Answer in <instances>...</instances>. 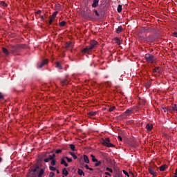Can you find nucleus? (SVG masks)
I'll return each instance as SVG.
<instances>
[{
  "instance_id": "nucleus-9",
  "label": "nucleus",
  "mask_w": 177,
  "mask_h": 177,
  "mask_svg": "<svg viewBox=\"0 0 177 177\" xmlns=\"http://www.w3.org/2000/svg\"><path fill=\"white\" fill-rule=\"evenodd\" d=\"M99 1L100 0H93L92 8H97V6H99Z\"/></svg>"
},
{
  "instance_id": "nucleus-13",
  "label": "nucleus",
  "mask_w": 177,
  "mask_h": 177,
  "mask_svg": "<svg viewBox=\"0 0 177 177\" xmlns=\"http://www.w3.org/2000/svg\"><path fill=\"white\" fill-rule=\"evenodd\" d=\"M160 172H162L167 169V165H163L159 167Z\"/></svg>"
},
{
  "instance_id": "nucleus-16",
  "label": "nucleus",
  "mask_w": 177,
  "mask_h": 177,
  "mask_svg": "<svg viewBox=\"0 0 177 177\" xmlns=\"http://www.w3.org/2000/svg\"><path fill=\"white\" fill-rule=\"evenodd\" d=\"M56 67L57 68H59V70H63V66H62V64H60V62L56 63Z\"/></svg>"
},
{
  "instance_id": "nucleus-23",
  "label": "nucleus",
  "mask_w": 177,
  "mask_h": 177,
  "mask_svg": "<svg viewBox=\"0 0 177 177\" xmlns=\"http://www.w3.org/2000/svg\"><path fill=\"white\" fill-rule=\"evenodd\" d=\"M69 147L72 150V151H75V145H74L73 144H70Z\"/></svg>"
},
{
  "instance_id": "nucleus-21",
  "label": "nucleus",
  "mask_w": 177,
  "mask_h": 177,
  "mask_svg": "<svg viewBox=\"0 0 177 177\" xmlns=\"http://www.w3.org/2000/svg\"><path fill=\"white\" fill-rule=\"evenodd\" d=\"M45 172V170H44V169H41L40 171L38 174V177H42V176L44 175V173Z\"/></svg>"
},
{
  "instance_id": "nucleus-54",
  "label": "nucleus",
  "mask_w": 177,
  "mask_h": 177,
  "mask_svg": "<svg viewBox=\"0 0 177 177\" xmlns=\"http://www.w3.org/2000/svg\"><path fill=\"white\" fill-rule=\"evenodd\" d=\"M116 42H117V44H120V39L116 38Z\"/></svg>"
},
{
  "instance_id": "nucleus-60",
  "label": "nucleus",
  "mask_w": 177,
  "mask_h": 177,
  "mask_svg": "<svg viewBox=\"0 0 177 177\" xmlns=\"http://www.w3.org/2000/svg\"><path fill=\"white\" fill-rule=\"evenodd\" d=\"M1 161H2V158H0V162H1Z\"/></svg>"
},
{
  "instance_id": "nucleus-48",
  "label": "nucleus",
  "mask_w": 177,
  "mask_h": 177,
  "mask_svg": "<svg viewBox=\"0 0 177 177\" xmlns=\"http://www.w3.org/2000/svg\"><path fill=\"white\" fill-rule=\"evenodd\" d=\"M104 174H105V175H107V176H111V174H110L108 171L105 172Z\"/></svg>"
},
{
  "instance_id": "nucleus-57",
  "label": "nucleus",
  "mask_w": 177,
  "mask_h": 177,
  "mask_svg": "<svg viewBox=\"0 0 177 177\" xmlns=\"http://www.w3.org/2000/svg\"><path fill=\"white\" fill-rule=\"evenodd\" d=\"M174 176H177V168L176 169V171H175V174H174Z\"/></svg>"
},
{
  "instance_id": "nucleus-63",
  "label": "nucleus",
  "mask_w": 177,
  "mask_h": 177,
  "mask_svg": "<svg viewBox=\"0 0 177 177\" xmlns=\"http://www.w3.org/2000/svg\"><path fill=\"white\" fill-rule=\"evenodd\" d=\"M105 177H108V176H105Z\"/></svg>"
},
{
  "instance_id": "nucleus-47",
  "label": "nucleus",
  "mask_w": 177,
  "mask_h": 177,
  "mask_svg": "<svg viewBox=\"0 0 177 177\" xmlns=\"http://www.w3.org/2000/svg\"><path fill=\"white\" fill-rule=\"evenodd\" d=\"M49 176L50 177H54L55 176V174L51 171V172H50Z\"/></svg>"
},
{
  "instance_id": "nucleus-55",
  "label": "nucleus",
  "mask_w": 177,
  "mask_h": 177,
  "mask_svg": "<svg viewBox=\"0 0 177 177\" xmlns=\"http://www.w3.org/2000/svg\"><path fill=\"white\" fill-rule=\"evenodd\" d=\"M37 15H41V10H38V11H37Z\"/></svg>"
},
{
  "instance_id": "nucleus-44",
  "label": "nucleus",
  "mask_w": 177,
  "mask_h": 177,
  "mask_svg": "<svg viewBox=\"0 0 177 177\" xmlns=\"http://www.w3.org/2000/svg\"><path fill=\"white\" fill-rule=\"evenodd\" d=\"M11 52H12V53H15V52H16V48L15 46L12 47Z\"/></svg>"
},
{
  "instance_id": "nucleus-12",
  "label": "nucleus",
  "mask_w": 177,
  "mask_h": 177,
  "mask_svg": "<svg viewBox=\"0 0 177 177\" xmlns=\"http://www.w3.org/2000/svg\"><path fill=\"white\" fill-rule=\"evenodd\" d=\"M77 174H78V175H80V176H85V173H84V171H82V169H77Z\"/></svg>"
},
{
  "instance_id": "nucleus-5",
  "label": "nucleus",
  "mask_w": 177,
  "mask_h": 177,
  "mask_svg": "<svg viewBox=\"0 0 177 177\" xmlns=\"http://www.w3.org/2000/svg\"><path fill=\"white\" fill-rule=\"evenodd\" d=\"M48 63H49V59H46L44 60H43L40 64L39 65L38 68H42L44 66H45V64H48Z\"/></svg>"
},
{
  "instance_id": "nucleus-24",
  "label": "nucleus",
  "mask_w": 177,
  "mask_h": 177,
  "mask_svg": "<svg viewBox=\"0 0 177 177\" xmlns=\"http://www.w3.org/2000/svg\"><path fill=\"white\" fill-rule=\"evenodd\" d=\"M162 109L164 110L165 113H167V111H172V108L169 107V108H162Z\"/></svg>"
},
{
  "instance_id": "nucleus-10",
  "label": "nucleus",
  "mask_w": 177,
  "mask_h": 177,
  "mask_svg": "<svg viewBox=\"0 0 177 177\" xmlns=\"http://www.w3.org/2000/svg\"><path fill=\"white\" fill-rule=\"evenodd\" d=\"M2 51L6 55V56H9L10 55V52L6 49V48L3 47Z\"/></svg>"
},
{
  "instance_id": "nucleus-42",
  "label": "nucleus",
  "mask_w": 177,
  "mask_h": 177,
  "mask_svg": "<svg viewBox=\"0 0 177 177\" xmlns=\"http://www.w3.org/2000/svg\"><path fill=\"white\" fill-rule=\"evenodd\" d=\"M94 13L97 16V17H99V16H100V15L99 14V12L96 10H94Z\"/></svg>"
},
{
  "instance_id": "nucleus-17",
  "label": "nucleus",
  "mask_w": 177,
  "mask_h": 177,
  "mask_svg": "<svg viewBox=\"0 0 177 177\" xmlns=\"http://www.w3.org/2000/svg\"><path fill=\"white\" fill-rule=\"evenodd\" d=\"M146 129H147V131H151V129H153V125L147 124L146 126Z\"/></svg>"
},
{
  "instance_id": "nucleus-53",
  "label": "nucleus",
  "mask_w": 177,
  "mask_h": 177,
  "mask_svg": "<svg viewBox=\"0 0 177 177\" xmlns=\"http://www.w3.org/2000/svg\"><path fill=\"white\" fill-rule=\"evenodd\" d=\"M118 138L119 140L122 141V138L120 136H119Z\"/></svg>"
},
{
  "instance_id": "nucleus-33",
  "label": "nucleus",
  "mask_w": 177,
  "mask_h": 177,
  "mask_svg": "<svg viewBox=\"0 0 177 177\" xmlns=\"http://www.w3.org/2000/svg\"><path fill=\"white\" fill-rule=\"evenodd\" d=\"M59 26H60L61 27H64V26H66V21H61V22L59 23Z\"/></svg>"
},
{
  "instance_id": "nucleus-22",
  "label": "nucleus",
  "mask_w": 177,
  "mask_h": 177,
  "mask_svg": "<svg viewBox=\"0 0 177 177\" xmlns=\"http://www.w3.org/2000/svg\"><path fill=\"white\" fill-rule=\"evenodd\" d=\"M153 73H158L160 74L161 71H160V68L157 67L153 69Z\"/></svg>"
},
{
  "instance_id": "nucleus-36",
  "label": "nucleus",
  "mask_w": 177,
  "mask_h": 177,
  "mask_svg": "<svg viewBox=\"0 0 177 177\" xmlns=\"http://www.w3.org/2000/svg\"><path fill=\"white\" fill-rule=\"evenodd\" d=\"M115 109V106H111L109 109V111L110 112L114 111Z\"/></svg>"
},
{
  "instance_id": "nucleus-18",
  "label": "nucleus",
  "mask_w": 177,
  "mask_h": 177,
  "mask_svg": "<svg viewBox=\"0 0 177 177\" xmlns=\"http://www.w3.org/2000/svg\"><path fill=\"white\" fill-rule=\"evenodd\" d=\"M96 114H97V112L90 111L88 113V115H90V117H95V115H96Z\"/></svg>"
},
{
  "instance_id": "nucleus-52",
  "label": "nucleus",
  "mask_w": 177,
  "mask_h": 177,
  "mask_svg": "<svg viewBox=\"0 0 177 177\" xmlns=\"http://www.w3.org/2000/svg\"><path fill=\"white\" fill-rule=\"evenodd\" d=\"M84 167H86V169H89V166L88 165H85Z\"/></svg>"
},
{
  "instance_id": "nucleus-15",
  "label": "nucleus",
  "mask_w": 177,
  "mask_h": 177,
  "mask_svg": "<svg viewBox=\"0 0 177 177\" xmlns=\"http://www.w3.org/2000/svg\"><path fill=\"white\" fill-rule=\"evenodd\" d=\"M124 30V28H122V26H119L117 29H116V33L117 34H120V32H122V30Z\"/></svg>"
},
{
  "instance_id": "nucleus-25",
  "label": "nucleus",
  "mask_w": 177,
  "mask_h": 177,
  "mask_svg": "<svg viewBox=\"0 0 177 177\" xmlns=\"http://www.w3.org/2000/svg\"><path fill=\"white\" fill-rule=\"evenodd\" d=\"M62 174L63 175H64L65 176H67V175H68V171H67V169H66V168H64L62 171Z\"/></svg>"
},
{
  "instance_id": "nucleus-4",
  "label": "nucleus",
  "mask_w": 177,
  "mask_h": 177,
  "mask_svg": "<svg viewBox=\"0 0 177 177\" xmlns=\"http://www.w3.org/2000/svg\"><path fill=\"white\" fill-rule=\"evenodd\" d=\"M145 59L148 63H155L156 59H154V55L151 54H146L145 55Z\"/></svg>"
},
{
  "instance_id": "nucleus-45",
  "label": "nucleus",
  "mask_w": 177,
  "mask_h": 177,
  "mask_svg": "<svg viewBox=\"0 0 177 177\" xmlns=\"http://www.w3.org/2000/svg\"><path fill=\"white\" fill-rule=\"evenodd\" d=\"M56 154H60V153H62V149H57L56 151H55Z\"/></svg>"
},
{
  "instance_id": "nucleus-39",
  "label": "nucleus",
  "mask_w": 177,
  "mask_h": 177,
  "mask_svg": "<svg viewBox=\"0 0 177 177\" xmlns=\"http://www.w3.org/2000/svg\"><path fill=\"white\" fill-rule=\"evenodd\" d=\"M55 18H53V17H50V20H49V25L50 26V24H52V23H53V19H54Z\"/></svg>"
},
{
  "instance_id": "nucleus-6",
  "label": "nucleus",
  "mask_w": 177,
  "mask_h": 177,
  "mask_svg": "<svg viewBox=\"0 0 177 177\" xmlns=\"http://www.w3.org/2000/svg\"><path fill=\"white\" fill-rule=\"evenodd\" d=\"M39 168V166L38 165H35L33 167H30V171L32 172H37V170Z\"/></svg>"
},
{
  "instance_id": "nucleus-30",
  "label": "nucleus",
  "mask_w": 177,
  "mask_h": 177,
  "mask_svg": "<svg viewBox=\"0 0 177 177\" xmlns=\"http://www.w3.org/2000/svg\"><path fill=\"white\" fill-rule=\"evenodd\" d=\"M91 158H92L93 162H96V161H97V159H96V158L95 157V156L91 155Z\"/></svg>"
},
{
  "instance_id": "nucleus-3",
  "label": "nucleus",
  "mask_w": 177,
  "mask_h": 177,
  "mask_svg": "<svg viewBox=\"0 0 177 177\" xmlns=\"http://www.w3.org/2000/svg\"><path fill=\"white\" fill-rule=\"evenodd\" d=\"M148 171L149 172V174L151 175H152V176H157V167L155 166V167H153V166H149L148 167Z\"/></svg>"
},
{
  "instance_id": "nucleus-19",
  "label": "nucleus",
  "mask_w": 177,
  "mask_h": 177,
  "mask_svg": "<svg viewBox=\"0 0 177 177\" xmlns=\"http://www.w3.org/2000/svg\"><path fill=\"white\" fill-rule=\"evenodd\" d=\"M145 41H147V42H153L154 41V39L148 37L145 39Z\"/></svg>"
},
{
  "instance_id": "nucleus-29",
  "label": "nucleus",
  "mask_w": 177,
  "mask_h": 177,
  "mask_svg": "<svg viewBox=\"0 0 177 177\" xmlns=\"http://www.w3.org/2000/svg\"><path fill=\"white\" fill-rule=\"evenodd\" d=\"M171 110H173V111H177V105L174 104L173 105V106H171Z\"/></svg>"
},
{
  "instance_id": "nucleus-27",
  "label": "nucleus",
  "mask_w": 177,
  "mask_h": 177,
  "mask_svg": "<svg viewBox=\"0 0 177 177\" xmlns=\"http://www.w3.org/2000/svg\"><path fill=\"white\" fill-rule=\"evenodd\" d=\"M69 154L72 156L74 160H77V157L76 156L75 153H74L73 152H69Z\"/></svg>"
},
{
  "instance_id": "nucleus-62",
  "label": "nucleus",
  "mask_w": 177,
  "mask_h": 177,
  "mask_svg": "<svg viewBox=\"0 0 177 177\" xmlns=\"http://www.w3.org/2000/svg\"><path fill=\"white\" fill-rule=\"evenodd\" d=\"M173 177H177V176H174Z\"/></svg>"
},
{
  "instance_id": "nucleus-28",
  "label": "nucleus",
  "mask_w": 177,
  "mask_h": 177,
  "mask_svg": "<svg viewBox=\"0 0 177 177\" xmlns=\"http://www.w3.org/2000/svg\"><path fill=\"white\" fill-rule=\"evenodd\" d=\"M57 13H59V12H57V11L54 12L50 17H52L53 19H55V17H56V16H57Z\"/></svg>"
},
{
  "instance_id": "nucleus-40",
  "label": "nucleus",
  "mask_w": 177,
  "mask_h": 177,
  "mask_svg": "<svg viewBox=\"0 0 177 177\" xmlns=\"http://www.w3.org/2000/svg\"><path fill=\"white\" fill-rule=\"evenodd\" d=\"M51 165L53 166L56 165V160H55V159H53V160H51Z\"/></svg>"
},
{
  "instance_id": "nucleus-61",
  "label": "nucleus",
  "mask_w": 177,
  "mask_h": 177,
  "mask_svg": "<svg viewBox=\"0 0 177 177\" xmlns=\"http://www.w3.org/2000/svg\"><path fill=\"white\" fill-rule=\"evenodd\" d=\"M41 19H44V16H41Z\"/></svg>"
},
{
  "instance_id": "nucleus-43",
  "label": "nucleus",
  "mask_w": 177,
  "mask_h": 177,
  "mask_svg": "<svg viewBox=\"0 0 177 177\" xmlns=\"http://www.w3.org/2000/svg\"><path fill=\"white\" fill-rule=\"evenodd\" d=\"M123 174H124V175H126L127 176L129 177V174H128L127 171L123 170Z\"/></svg>"
},
{
  "instance_id": "nucleus-59",
  "label": "nucleus",
  "mask_w": 177,
  "mask_h": 177,
  "mask_svg": "<svg viewBox=\"0 0 177 177\" xmlns=\"http://www.w3.org/2000/svg\"><path fill=\"white\" fill-rule=\"evenodd\" d=\"M57 174H60V171L58 169H57Z\"/></svg>"
},
{
  "instance_id": "nucleus-38",
  "label": "nucleus",
  "mask_w": 177,
  "mask_h": 177,
  "mask_svg": "<svg viewBox=\"0 0 177 177\" xmlns=\"http://www.w3.org/2000/svg\"><path fill=\"white\" fill-rule=\"evenodd\" d=\"M55 8L57 10H60V4L59 3L56 4Z\"/></svg>"
},
{
  "instance_id": "nucleus-1",
  "label": "nucleus",
  "mask_w": 177,
  "mask_h": 177,
  "mask_svg": "<svg viewBox=\"0 0 177 177\" xmlns=\"http://www.w3.org/2000/svg\"><path fill=\"white\" fill-rule=\"evenodd\" d=\"M97 46V41L95 40H91L90 41V45L82 50V53H88V52H92L93 49H96Z\"/></svg>"
},
{
  "instance_id": "nucleus-46",
  "label": "nucleus",
  "mask_w": 177,
  "mask_h": 177,
  "mask_svg": "<svg viewBox=\"0 0 177 177\" xmlns=\"http://www.w3.org/2000/svg\"><path fill=\"white\" fill-rule=\"evenodd\" d=\"M49 161H50V159L48 158L44 159V162H49Z\"/></svg>"
},
{
  "instance_id": "nucleus-31",
  "label": "nucleus",
  "mask_w": 177,
  "mask_h": 177,
  "mask_svg": "<svg viewBox=\"0 0 177 177\" xmlns=\"http://www.w3.org/2000/svg\"><path fill=\"white\" fill-rule=\"evenodd\" d=\"M64 158H65L66 160H67L68 162H73V159L70 158L67 156L64 157Z\"/></svg>"
},
{
  "instance_id": "nucleus-26",
  "label": "nucleus",
  "mask_w": 177,
  "mask_h": 177,
  "mask_svg": "<svg viewBox=\"0 0 177 177\" xmlns=\"http://www.w3.org/2000/svg\"><path fill=\"white\" fill-rule=\"evenodd\" d=\"M66 49H68L69 48H71V42H67L65 46Z\"/></svg>"
},
{
  "instance_id": "nucleus-7",
  "label": "nucleus",
  "mask_w": 177,
  "mask_h": 177,
  "mask_svg": "<svg viewBox=\"0 0 177 177\" xmlns=\"http://www.w3.org/2000/svg\"><path fill=\"white\" fill-rule=\"evenodd\" d=\"M61 85L62 86H67L68 85V80L64 79L61 81Z\"/></svg>"
},
{
  "instance_id": "nucleus-56",
  "label": "nucleus",
  "mask_w": 177,
  "mask_h": 177,
  "mask_svg": "<svg viewBox=\"0 0 177 177\" xmlns=\"http://www.w3.org/2000/svg\"><path fill=\"white\" fill-rule=\"evenodd\" d=\"M52 157H53V160H55V157H56V155L55 154H53Z\"/></svg>"
},
{
  "instance_id": "nucleus-35",
  "label": "nucleus",
  "mask_w": 177,
  "mask_h": 177,
  "mask_svg": "<svg viewBox=\"0 0 177 177\" xmlns=\"http://www.w3.org/2000/svg\"><path fill=\"white\" fill-rule=\"evenodd\" d=\"M1 6L6 7V6H8V4H6V3H5V1H1Z\"/></svg>"
},
{
  "instance_id": "nucleus-34",
  "label": "nucleus",
  "mask_w": 177,
  "mask_h": 177,
  "mask_svg": "<svg viewBox=\"0 0 177 177\" xmlns=\"http://www.w3.org/2000/svg\"><path fill=\"white\" fill-rule=\"evenodd\" d=\"M49 169H50V171H57L56 167H55L53 166H50Z\"/></svg>"
},
{
  "instance_id": "nucleus-2",
  "label": "nucleus",
  "mask_w": 177,
  "mask_h": 177,
  "mask_svg": "<svg viewBox=\"0 0 177 177\" xmlns=\"http://www.w3.org/2000/svg\"><path fill=\"white\" fill-rule=\"evenodd\" d=\"M102 145H103V146H106V147H114V145H113L112 143H110V138H106L105 139H102L101 141Z\"/></svg>"
},
{
  "instance_id": "nucleus-58",
  "label": "nucleus",
  "mask_w": 177,
  "mask_h": 177,
  "mask_svg": "<svg viewBox=\"0 0 177 177\" xmlns=\"http://www.w3.org/2000/svg\"><path fill=\"white\" fill-rule=\"evenodd\" d=\"M88 170H89V171H93V169L91 168V167H88Z\"/></svg>"
},
{
  "instance_id": "nucleus-20",
  "label": "nucleus",
  "mask_w": 177,
  "mask_h": 177,
  "mask_svg": "<svg viewBox=\"0 0 177 177\" xmlns=\"http://www.w3.org/2000/svg\"><path fill=\"white\" fill-rule=\"evenodd\" d=\"M117 10L118 13H121V12H122V6L119 4Z\"/></svg>"
},
{
  "instance_id": "nucleus-51",
  "label": "nucleus",
  "mask_w": 177,
  "mask_h": 177,
  "mask_svg": "<svg viewBox=\"0 0 177 177\" xmlns=\"http://www.w3.org/2000/svg\"><path fill=\"white\" fill-rule=\"evenodd\" d=\"M174 37H175L176 38H177V32H174Z\"/></svg>"
},
{
  "instance_id": "nucleus-11",
  "label": "nucleus",
  "mask_w": 177,
  "mask_h": 177,
  "mask_svg": "<svg viewBox=\"0 0 177 177\" xmlns=\"http://www.w3.org/2000/svg\"><path fill=\"white\" fill-rule=\"evenodd\" d=\"M60 164H61L62 165H64V166H66V167H68V163L66 160H64V158H63L62 159H61V162H60Z\"/></svg>"
},
{
  "instance_id": "nucleus-32",
  "label": "nucleus",
  "mask_w": 177,
  "mask_h": 177,
  "mask_svg": "<svg viewBox=\"0 0 177 177\" xmlns=\"http://www.w3.org/2000/svg\"><path fill=\"white\" fill-rule=\"evenodd\" d=\"M95 167H99L100 165V164H102V162H100V160H97V161H95Z\"/></svg>"
},
{
  "instance_id": "nucleus-14",
  "label": "nucleus",
  "mask_w": 177,
  "mask_h": 177,
  "mask_svg": "<svg viewBox=\"0 0 177 177\" xmlns=\"http://www.w3.org/2000/svg\"><path fill=\"white\" fill-rule=\"evenodd\" d=\"M84 161L86 162V164H89V158L86 155H84Z\"/></svg>"
},
{
  "instance_id": "nucleus-37",
  "label": "nucleus",
  "mask_w": 177,
  "mask_h": 177,
  "mask_svg": "<svg viewBox=\"0 0 177 177\" xmlns=\"http://www.w3.org/2000/svg\"><path fill=\"white\" fill-rule=\"evenodd\" d=\"M106 170L108 171L109 172H111V174H113V169H111L110 167H106Z\"/></svg>"
},
{
  "instance_id": "nucleus-41",
  "label": "nucleus",
  "mask_w": 177,
  "mask_h": 177,
  "mask_svg": "<svg viewBox=\"0 0 177 177\" xmlns=\"http://www.w3.org/2000/svg\"><path fill=\"white\" fill-rule=\"evenodd\" d=\"M3 99H5V97L2 95V93H0V100H3Z\"/></svg>"
},
{
  "instance_id": "nucleus-49",
  "label": "nucleus",
  "mask_w": 177,
  "mask_h": 177,
  "mask_svg": "<svg viewBox=\"0 0 177 177\" xmlns=\"http://www.w3.org/2000/svg\"><path fill=\"white\" fill-rule=\"evenodd\" d=\"M48 158L50 159V161L53 160V157H52V155H49Z\"/></svg>"
},
{
  "instance_id": "nucleus-50",
  "label": "nucleus",
  "mask_w": 177,
  "mask_h": 177,
  "mask_svg": "<svg viewBox=\"0 0 177 177\" xmlns=\"http://www.w3.org/2000/svg\"><path fill=\"white\" fill-rule=\"evenodd\" d=\"M145 103H146V100H142L141 104H142V106H144V104H145Z\"/></svg>"
},
{
  "instance_id": "nucleus-8",
  "label": "nucleus",
  "mask_w": 177,
  "mask_h": 177,
  "mask_svg": "<svg viewBox=\"0 0 177 177\" xmlns=\"http://www.w3.org/2000/svg\"><path fill=\"white\" fill-rule=\"evenodd\" d=\"M132 113H133V110L129 109L125 111V112L124 113V115L127 117V115H131V114H132Z\"/></svg>"
}]
</instances>
